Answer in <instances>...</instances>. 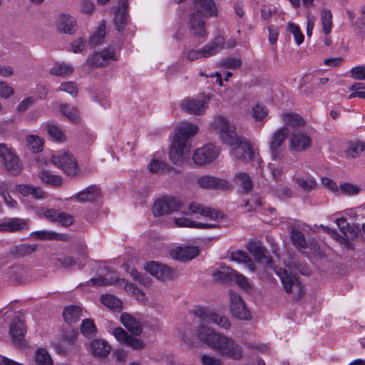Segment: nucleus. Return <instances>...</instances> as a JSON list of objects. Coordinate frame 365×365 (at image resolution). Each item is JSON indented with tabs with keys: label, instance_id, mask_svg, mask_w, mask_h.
<instances>
[{
	"label": "nucleus",
	"instance_id": "64",
	"mask_svg": "<svg viewBox=\"0 0 365 365\" xmlns=\"http://www.w3.org/2000/svg\"><path fill=\"white\" fill-rule=\"evenodd\" d=\"M201 362L203 365H223L220 359L206 354L201 356Z\"/></svg>",
	"mask_w": 365,
	"mask_h": 365
},
{
	"label": "nucleus",
	"instance_id": "58",
	"mask_svg": "<svg viewBox=\"0 0 365 365\" xmlns=\"http://www.w3.org/2000/svg\"><path fill=\"white\" fill-rule=\"evenodd\" d=\"M297 184L304 191L309 192L312 190L316 186V182L313 179L311 178H298L296 179Z\"/></svg>",
	"mask_w": 365,
	"mask_h": 365
},
{
	"label": "nucleus",
	"instance_id": "31",
	"mask_svg": "<svg viewBox=\"0 0 365 365\" xmlns=\"http://www.w3.org/2000/svg\"><path fill=\"white\" fill-rule=\"evenodd\" d=\"M225 39L222 36H216L202 49L203 58H208L219 53L224 47Z\"/></svg>",
	"mask_w": 365,
	"mask_h": 365
},
{
	"label": "nucleus",
	"instance_id": "24",
	"mask_svg": "<svg viewBox=\"0 0 365 365\" xmlns=\"http://www.w3.org/2000/svg\"><path fill=\"white\" fill-rule=\"evenodd\" d=\"M197 183L200 187L205 189H228L229 182L223 179L214 176L204 175L198 178Z\"/></svg>",
	"mask_w": 365,
	"mask_h": 365
},
{
	"label": "nucleus",
	"instance_id": "4",
	"mask_svg": "<svg viewBox=\"0 0 365 365\" xmlns=\"http://www.w3.org/2000/svg\"><path fill=\"white\" fill-rule=\"evenodd\" d=\"M0 158L6 171L12 175H19L23 170V164L16 152L4 143H0Z\"/></svg>",
	"mask_w": 365,
	"mask_h": 365
},
{
	"label": "nucleus",
	"instance_id": "61",
	"mask_svg": "<svg viewBox=\"0 0 365 365\" xmlns=\"http://www.w3.org/2000/svg\"><path fill=\"white\" fill-rule=\"evenodd\" d=\"M288 29L290 33L294 36V40L298 45H300L304 41V35L301 32L299 27L292 23H289Z\"/></svg>",
	"mask_w": 365,
	"mask_h": 365
},
{
	"label": "nucleus",
	"instance_id": "39",
	"mask_svg": "<svg viewBox=\"0 0 365 365\" xmlns=\"http://www.w3.org/2000/svg\"><path fill=\"white\" fill-rule=\"evenodd\" d=\"M235 183L242 188V192H249L253 188V182L250 175L246 173H238L235 175Z\"/></svg>",
	"mask_w": 365,
	"mask_h": 365
},
{
	"label": "nucleus",
	"instance_id": "15",
	"mask_svg": "<svg viewBox=\"0 0 365 365\" xmlns=\"http://www.w3.org/2000/svg\"><path fill=\"white\" fill-rule=\"evenodd\" d=\"M113 334L120 344L130 346L133 350L140 351L146 346V344L142 339L129 335L120 327L113 329Z\"/></svg>",
	"mask_w": 365,
	"mask_h": 365
},
{
	"label": "nucleus",
	"instance_id": "21",
	"mask_svg": "<svg viewBox=\"0 0 365 365\" xmlns=\"http://www.w3.org/2000/svg\"><path fill=\"white\" fill-rule=\"evenodd\" d=\"M197 335L200 340L205 342L212 349H216V346L218 341L224 335L217 334L213 329L206 327L205 326H200L197 330Z\"/></svg>",
	"mask_w": 365,
	"mask_h": 365
},
{
	"label": "nucleus",
	"instance_id": "3",
	"mask_svg": "<svg viewBox=\"0 0 365 365\" xmlns=\"http://www.w3.org/2000/svg\"><path fill=\"white\" fill-rule=\"evenodd\" d=\"M275 272L279 277L285 292L292 294L294 299L298 300L304 294V285L298 276L289 273L284 268L276 269Z\"/></svg>",
	"mask_w": 365,
	"mask_h": 365
},
{
	"label": "nucleus",
	"instance_id": "12",
	"mask_svg": "<svg viewBox=\"0 0 365 365\" xmlns=\"http://www.w3.org/2000/svg\"><path fill=\"white\" fill-rule=\"evenodd\" d=\"M145 269L156 279L162 281L173 279L177 275L173 268L155 262H148Z\"/></svg>",
	"mask_w": 365,
	"mask_h": 365
},
{
	"label": "nucleus",
	"instance_id": "50",
	"mask_svg": "<svg viewBox=\"0 0 365 365\" xmlns=\"http://www.w3.org/2000/svg\"><path fill=\"white\" fill-rule=\"evenodd\" d=\"M27 147L34 153H39L43 149V140L38 135H30L26 138Z\"/></svg>",
	"mask_w": 365,
	"mask_h": 365
},
{
	"label": "nucleus",
	"instance_id": "25",
	"mask_svg": "<svg viewBox=\"0 0 365 365\" xmlns=\"http://www.w3.org/2000/svg\"><path fill=\"white\" fill-rule=\"evenodd\" d=\"M6 275L13 284H23L27 281L28 269L20 264L9 267L6 270Z\"/></svg>",
	"mask_w": 365,
	"mask_h": 365
},
{
	"label": "nucleus",
	"instance_id": "28",
	"mask_svg": "<svg viewBox=\"0 0 365 365\" xmlns=\"http://www.w3.org/2000/svg\"><path fill=\"white\" fill-rule=\"evenodd\" d=\"M189 215L188 212H185L184 215L180 217H175L174 222L177 227H195L199 229H211L217 227L216 223H202L195 222L191 220L187 216Z\"/></svg>",
	"mask_w": 365,
	"mask_h": 365
},
{
	"label": "nucleus",
	"instance_id": "36",
	"mask_svg": "<svg viewBox=\"0 0 365 365\" xmlns=\"http://www.w3.org/2000/svg\"><path fill=\"white\" fill-rule=\"evenodd\" d=\"M37 249V245L30 244H20L14 245L10 248V254L16 257L20 258L30 255Z\"/></svg>",
	"mask_w": 365,
	"mask_h": 365
},
{
	"label": "nucleus",
	"instance_id": "41",
	"mask_svg": "<svg viewBox=\"0 0 365 365\" xmlns=\"http://www.w3.org/2000/svg\"><path fill=\"white\" fill-rule=\"evenodd\" d=\"M80 330L81 334L88 339L93 338L98 331L93 321L90 319H85L82 321Z\"/></svg>",
	"mask_w": 365,
	"mask_h": 365
},
{
	"label": "nucleus",
	"instance_id": "42",
	"mask_svg": "<svg viewBox=\"0 0 365 365\" xmlns=\"http://www.w3.org/2000/svg\"><path fill=\"white\" fill-rule=\"evenodd\" d=\"M43 128L46 130L47 133L54 140L58 142L66 140V135L61 128L53 123H46Z\"/></svg>",
	"mask_w": 365,
	"mask_h": 365
},
{
	"label": "nucleus",
	"instance_id": "44",
	"mask_svg": "<svg viewBox=\"0 0 365 365\" xmlns=\"http://www.w3.org/2000/svg\"><path fill=\"white\" fill-rule=\"evenodd\" d=\"M234 270L229 267H222L213 272L212 277L215 282L226 283L232 279Z\"/></svg>",
	"mask_w": 365,
	"mask_h": 365
},
{
	"label": "nucleus",
	"instance_id": "62",
	"mask_svg": "<svg viewBox=\"0 0 365 365\" xmlns=\"http://www.w3.org/2000/svg\"><path fill=\"white\" fill-rule=\"evenodd\" d=\"M220 64L225 68L236 69L241 66L242 62L240 58H226L221 60Z\"/></svg>",
	"mask_w": 365,
	"mask_h": 365
},
{
	"label": "nucleus",
	"instance_id": "26",
	"mask_svg": "<svg viewBox=\"0 0 365 365\" xmlns=\"http://www.w3.org/2000/svg\"><path fill=\"white\" fill-rule=\"evenodd\" d=\"M189 209L192 213H199L215 222H218L220 220L222 219V215L219 211L210 207H204L197 202L190 203Z\"/></svg>",
	"mask_w": 365,
	"mask_h": 365
},
{
	"label": "nucleus",
	"instance_id": "16",
	"mask_svg": "<svg viewBox=\"0 0 365 365\" xmlns=\"http://www.w3.org/2000/svg\"><path fill=\"white\" fill-rule=\"evenodd\" d=\"M289 150L296 153H301L309 149L312 145L311 137L304 132L295 130L290 135Z\"/></svg>",
	"mask_w": 365,
	"mask_h": 365
},
{
	"label": "nucleus",
	"instance_id": "37",
	"mask_svg": "<svg viewBox=\"0 0 365 365\" xmlns=\"http://www.w3.org/2000/svg\"><path fill=\"white\" fill-rule=\"evenodd\" d=\"M82 314V310L80 307L76 305H71L64 309L63 316L65 322L67 324H73L80 319Z\"/></svg>",
	"mask_w": 365,
	"mask_h": 365
},
{
	"label": "nucleus",
	"instance_id": "8",
	"mask_svg": "<svg viewBox=\"0 0 365 365\" xmlns=\"http://www.w3.org/2000/svg\"><path fill=\"white\" fill-rule=\"evenodd\" d=\"M195 314L202 321L216 324L222 329H229L231 327V323L228 317L220 315L206 308H197L195 311Z\"/></svg>",
	"mask_w": 365,
	"mask_h": 365
},
{
	"label": "nucleus",
	"instance_id": "33",
	"mask_svg": "<svg viewBox=\"0 0 365 365\" xmlns=\"http://www.w3.org/2000/svg\"><path fill=\"white\" fill-rule=\"evenodd\" d=\"M126 20L127 0H119L114 18V23L115 24L118 31H120L123 25L126 24Z\"/></svg>",
	"mask_w": 365,
	"mask_h": 365
},
{
	"label": "nucleus",
	"instance_id": "54",
	"mask_svg": "<svg viewBox=\"0 0 365 365\" xmlns=\"http://www.w3.org/2000/svg\"><path fill=\"white\" fill-rule=\"evenodd\" d=\"M106 28L104 25L99 26L98 30L90 36L89 42L93 46L98 45L104 38Z\"/></svg>",
	"mask_w": 365,
	"mask_h": 365
},
{
	"label": "nucleus",
	"instance_id": "48",
	"mask_svg": "<svg viewBox=\"0 0 365 365\" xmlns=\"http://www.w3.org/2000/svg\"><path fill=\"white\" fill-rule=\"evenodd\" d=\"M73 72V68L64 63L56 64L50 71L51 75L56 76H67Z\"/></svg>",
	"mask_w": 365,
	"mask_h": 365
},
{
	"label": "nucleus",
	"instance_id": "22",
	"mask_svg": "<svg viewBox=\"0 0 365 365\" xmlns=\"http://www.w3.org/2000/svg\"><path fill=\"white\" fill-rule=\"evenodd\" d=\"M115 53L113 49L106 48L101 52L94 53L87 61L90 67L97 68L107 66L110 61L115 60Z\"/></svg>",
	"mask_w": 365,
	"mask_h": 365
},
{
	"label": "nucleus",
	"instance_id": "38",
	"mask_svg": "<svg viewBox=\"0 0 365 365\" xmlns=\"http://www.w3.org/2000/svg\"><path fill=\"white\" fill-rule=\"evenodd\" d=\"M231 259L238 263L245 264V265L252 272L256 271V267L253 261L245 252L240 250L233 252L231 255Z\"/></svg>",
	"mask_w": 365,
	"mask_h": 365
},
{
	"label": "nucleus",
	"instance_id": "23",
	"mask_svg": "<svg viewBox=\"0 0 365 365\" xmlns=\"http://www.w3.org/2000/svg\"><path fill=\"white\" fill-rule=\"evenodd\" d=\"M25 333L26 331L24 322L19 318H15L10 326V335L12 338L13 343L17 346H25Z\"/></svg>",
	"mask_w": 365,
	"mask_h": 365
},
{
	"label": "nucleus",
	"instance_id": "30",
	"mask_svg": "<svg viewBox=\"0 0 365 365\" xmlns=\"http://www.w3.org/2000/svg\"><path fill=\"white\" fill-rule=\"evenodd\" d=\"M122 324L133 334L139 335L143 331L142 324L128 313H123L120 317Z\"/></svg>",
	"mask_w": 365,
	"mask_h": 365
},
{
	"label": "nucleus",
	"instance_id": "9",
	"mask_svg": "<svg viewBox=\"0 0 365 365\" xmlns=\"http://www.w3.org/2000/svg\"><path fill=\"white\" fill-rule=\"evenodd\" d=\"M210 97L202 96L200 98L185 99L180 104L182 110L196 115H204L208 108Z\"/></svg>",
	"mask_w": 365,
	"mask_h": 365
},
{
	"label": "nucleus",
	"instance_id": "10",
	"mask_svg": "<svg viewBox=\"0 0 365 365\" xmlns=\"http://www.w3.org/2000/svg\"><path fill=\"white\" fill-rule=\"evenodd\" d=\"M230 311L232 316L240 320H250L251 313L246 307L245 302L237 293L230 291Z\"/></svg>",
	"mask_w": 365,
	"mask_h": 365
},
{
	"label": "nucleus",
	"instance_id": "45",
	"mask_svg": "<svg viewBox=\"0 0 365 365\" xmlns=\"http://www.w3.org/2000/svg\"><path fill=\"white\" fill-rule=\"evenodd\" d=\"M38 177L42 182L53 187H58L62 184V178L60 176L53 175L46 170L39 172Z\"/></svg>",
	"mask_w": 365,
	"mask_h": 365
},
{
	"label": "nucleus",
	"instance_id": "40",
	"mask_svg": "<svg viewBox=\"0 0 365 365\" xmlns=\"http://www.w3.org/2000/svg\"><path fill=\"white\" fill-rule=\"evenodd\" d=\"M101 303L108 308L118 312L122 309L123 302L112 294H103L101 297Z\"/></svg>",
	"mask_w": 365,
	"mask_h": 365
},
{
	"label": "nucleus",
	"instance_id": "11",
	"mask_svg": "<svg viewBox=\"0 0 365 365\" xmlns=\"http://www.w3.org/2000/svg\"><path fill=\"white\" fill-rule=\"evenodd\" d=\"M288 135V128L282 127L272 133L269 140V148L272 153V158L274 160H281L282 154L280 148Z\"/></svg>",
	"mask_w": 365,
	"mask_h": 365
},
{
	"label": "nucleus",
	"instance_id": "59",
	"mask_svg": "<svg viewBox=\"0 0 365 365\" xmlns=\"http://www.w3.org/2000/svg\"><path fill=\"white\" fill-rule=\"evenodd\" d=\"M268 114L265 106L257 104L252 108V117L256 120H262Z\"/></svg>",
	"mask_w": 365,
	"mask_h": 365
},
{
	"label": "nucleus",
	"instance_id": "6",
	"mask_svg": "<svg viewBox=\"0 0 365 365\" xmlns=\"http://www.w3.org/2000/svg\"><path fill=\"white\" fill-rule=\"evenodd\" d=\"M51 162L61 168L68 176H75L78 172V164L68 152H58L51 156Z\"/></svg>",
	"mask_w": 365,
	"mask_h": 365
},
{
	"label": "nucleus",
	"instance_id": "53",
	"mask_svg": "<svg viewBox=\"0 0 365 365\" xmlns=\"http://www.w3.org/2000/svg\"><path fill=\"white\" fill-rule=\"evenodd\" d=\"M30 236L39 240H57L58 235L53 231L40 230L32 232Z\"/></svg>",
	"mask_w": 365,
	"mask_h": 365
},
{
	"label": "nucleus",
	"instance_id": "17",
	"mask_svg": "<svg viewBox=\"0 0 365 365\" xmlns=\"http://www.w3.org/2000/svg\"><path fill=\"white\" fill-rule=\"evenodd\" d=\"M219 148L212 144H209L198 148L193 155V160L195 164L203 165L214 160L219 155Z\"/></svg>",
	"mask_w": 365,
	"mask_h": 365
},
{
	"label": "nucleus",
	"instance_id": "43",
	"mask_svg": "<svg viewBox=\"0 0 365 365\" xmlns=\"http://www.w3.org/2000/svg\"><path fill=\"white\" fill-rule=\"evenodd\" d=\"M148 170L152 173L163 174L169 172L171 168L166 163L157 159H152L148 165Z\"/></svg>",
	"mask_w": 365,
	"mask_h": 365
},
{
	"label": "nucleus",
	"instance_id": "14",
	"mask_svg": "<svg viewBox=\"0 0 365 365\" xmlns=\"http://www.w3.org/2000/svg\"><path fill=\"white\" fill-rule=\"evenodd\" d=\"M247 247L257 262L271 268L273 267L272 258L261 242L250 240Z\"/></svg>",
	"mask_w": 365,
	"mask_h": 365
},
{
	"label": "nucleus",
	"instance_id": "19",
	"mask_svg": "<svg viewBox=\"0 0 365 365\" xmlns=\"http://www.w3.org/2000/svg\"><path fill=\"white\" fill-rule=\"evenodd\" d=\"M236 141V143L230 145L233 147L232 151V155L235 158L241 160H251L255 156V153L251 145L247 143L245 138L239 135L238 139Z\"/></svg>",
	"mask_w": 365,
	"mask_h": 365
},
{
	"label": "nucleus",
	"instance_id": "2",
	"mask_svg": "<svg viewBox=\"0 0 365 365\" xmlns=\"http://www.w3.org/2000/svg\"><path fill=\"white\" fill-rule=\"evenodd\" d=\"M209 128L211 131L218 133L220 139L225 144L233 145L238 139L236 126L222 115H216L210 123Z\"/></svg>",
	"mask_w": 365,
	"mask_h": 365
},
{
	"label": "nucleus",
	"instance_id": "46",
	"mask_svg": "<svg viewBox=\"0 0 365 365\" xmlns=\"http://www.w3.org/2000/svg\"><path fill=\"white\" fill-rule=\"evenodd\" d=\"M290 239L292 245L296 247L304 250L307 247L303 233L297 228H293L290 232Z\"/></svg>",
	"mask_w": 365,
	"mask_h": 365
},
{
	"label": "nucleus",
	"instance_id": "18",
	"mask_svg": "<svg viewBox=\"0 0 365 365\" xmlns=\"http://www.w3.org/2000/svg\"><path fill=\"white\" fill-rule=\"evenodd\" d=\"M189 151V144H185V141L174 138L169 152L170 160L174 164H180L187 158Z\"/></svg>",
	"mask_w": 365,
	"mask_h": 365
},
{
	"label": "nucleus",
	"instance_id": "55",
	"mask_svg": "<svg viewBox=\"0 0 365 365\" xmlns=\"http://www.w3.org/2000/svg\"><path fill=\"white\" fill-rule=\"evenodd\" d=\"M232 277L235 279V282L245 291L248 292L252 289L251 284L244 275L234 271Z\"/></svg>",
	"mask_w": 365,
	"mask_h": 365
},
{
	"label": "nucleus",
	"instance_id": "7",
	"mask_svg": "<svg viewBox=\"0 0 365 365\" xmlns=\"http://www.w3.org/2000/svg\"><path fill=\"white\" fill-rule=\"evenodd\" d=\"M88 284H92L93 285L96 286H108L113 284H118L120 287L124 289L126 292H130L133 294H138L140 293V289L136 287L133 284L129 283L127 280L124 279H120L118 277H104L101 276H98L97 277H93L88 282Z\"/></svg>",
	"mask_w": 365,
	"mask_h": 365
},
{
	"label": "nucleus",
	"instance_id": "51",
	"mask_svg": "<svg viewBox=\"0 0 365 365\" xmlns=\"http://www.w3.org/2000/svg\"><path fill=\"white\" fill-rule=\"evenodd\" d=\"M60 110L71 122L74 123L79 119L78 112L73 106H71L68 104H61L60 106Z\"/></svg>",
	"mask_w": 365,
	"mask_h": 365
},
{
	"label": "nucleus",
	"instance_id": "5",
	"mask_svg": "<svg viewBox=\"0 0 365 365\" xmlns=\"http://www.w3.org/2000/svg\"><path fill=\"white\" fill-rule=\"evenodd\" d=\"M223 357L239 361L243 357L242 348L233 339L223 336L215 350Z\"/></svg>",
	"mask_w": 365,
	"mask_h": 365
},
{
	"label": "nucleus",
	"instance_id": "35",
	"mask_svg": "<svg viewBox=\"0 0 365 365\" xmlns=\"http://www.w3.org/2000/svg\"><path fill=\"white\" fill-rule=\"evenodd\" d=\"M75 20L68 14L59 16L57 22V29L59 31L71 34L74 32Z\"/></svg>",
	"mask_w": 365,
	"mask_h": 365
},
{
	"label": "nucleus",
	"instance_id": "32",
	"mask_svg": "<svg viewBox=\"0 0 365 365\" xmlns=\"http://www.w3.org/2000/svg\"><path fill=\"white\" fill-rule=\"evenodd\" d=\"M93 354L98 357H106L110 351V346L102 339H96L90 343Z\"/></svg>",
	"mask_w": 365,
	"mask_h": 365
},
{
	"label": "nucleus",
	"instance_id": "63",
	"mask_svg": "<svg viewBox=\"0 0 365 365\" xmlns=\"http://www.w3.org/2000/svg\"><path fill=\"white\" fill-rule=\"evenodd\" d=\"M182 57L186 58L190 61H194L200 58H203L202 49H199V50L191 49V50L184 51L182 53Z\"/></svg>",
	"mask_w": 365,
	"mask_h": 365
},
{
	"label": "nucleus",
	"instance_id": "57",
	"mask_svg": "<svg viewBox=\"0 0 365 365\" xmlns=\"http://www.w3.org/2000/svg\"><path fill=\"white\" fill-rule=\"evenodd\" d=\"M57 91L68 93L73 97H76L78 93V88L75 83L71 81L62 83Z\"/></svg>",
	"mask_w": 365,
	"mask_h": 365
},
{
	"label": "nucleus",
	"instance_id": "49",
	"mask_svg": "<svg viewBox=\"0 0 365 365\" xmlns=\"http://www.w3.org/2000/svg\"><path fill=\"white\" fill-rule=\"evenodd\" d=\"M321 22L324 33L329 34L332 28V14L329 9H324L321 12Z\"/></svg>",
	"mask_w": 365,
	"mask_h": 365
},
{
	"label": "nucleus",
	"instance_id": "27",
	"mask_svg": "<svg viewBox=\"0 0 365 365\" xmlns=\"http://www.w3.org/2000/svg\"><path fill=\"white\" fill-rule=\"evenodd\" d=\"M198 252V249L196 247H179L172 250L170 255L173 259L181 262H187L195 258Z\"/></svg>",
	"mask_w": 365,
	"mask_h": 365
},
{
	"label": "nucleus",
	"instance_id": "52",
	"mask_svg": "<svg viewBox=\"0 0 365 365\" xmlns=\"http://www.w3.org/2000/svg\"><path fill=\"white\" fill-rule=\"evenodd\" d=\"M282 118L288 126L299 127L304 124V120L297 114L284 113L282 115Z\"/></svg>",
	"mask_w": 365,
	"mask_h": 365
},
{
	"label": "nucleus",
	"instance_id": "47",
	"mask_svg": "<svg viewBox=\"0 0 365 365\" xmlns=\"http://www.w3.org/2000/svg\"><path fill=\"white\" fill-rule=\"evenodd\" d=\"M35 362L37 365H53V360L44 348H38L35 353Z\"/></svg>",
	"mask_w": 365,
	"mask_h": 365
},
{
	"label": "nucleus",
	"instance_id": "13",
	"mask_svg": "<svg viewBox=\"0 0 365 365\" xmlns=\"http://www.w3.org/2000/svg\"><path fill=\"white\" fill-rule=\"evenodd\" d=\"M181 207L182 203L178 200L173 197H166L160 199L154 203L153 212L156 216H162L178 211Z\"/></svg>",
	"mask_w": 365,
	"mask_h": 365
},
{
	"label": "nucleus",
	"instance_id": "56",
	"mask_svg": "<svg viewBox=\"0 0 365 365\" xmlns=\"http://www.w3.org/2000/svg\"><path fill=\"white\" fill-rule=\"evenodd\" d=\"M78 336V331L73 329H69L64 330L61 334V339L63 341L66 343L68 345H73L76 341Z\"/></svg>",
	"mask_w": 365,
	"mask_h": 365
},
{
	"label": "nucleus",
	"instance_id": "20",
	"mask_svg": "<svg viewBox=\"0 0 365 365\" xmlns=\"http://www.w3.org/2000/svg\"><path fill=\"white\" fill-rule=\"evenodd\" d=\"M29 220L19 217L8 218L2 223H0L1 232H21L29 230Z\"/></svg>",
	"mask_w": 365,
	"mask_h": 365
},
{
	"label": "nucleus",
	"instance_id": "60",
	"mask_svg": "<svg viewBox=\"0 0 365 365\" xmlns=\"http://www.w3.org/2000/svg\"><path fill=\"white\" fill-rule=\"evenodd\" d=\"M340 192L344 195H356L360 192V188L351 183H344L340 185Z\"/></svg>",
	"mask_w": 365,
	"mask_h": 365
},
{
	"label": "nucleus",
	"instance_id": "1",
	"mask_svg": "<svg viewBox=\"0 0 365 365\" xmlns=\"http://www.w3.org/2000/svg\"><path fill=\"white\" fill-rule=\"evenodd\" d=\"M217 9L213 0H193L192 11L188 21L192 34L197 37L205 36L206 20L217 16Z\"/></svg>",
	"mask_w": 365,
	"mask_h": 365
},
{
	"label": "nucleus",
	"instance_id": "29",
	"mask_svg": "<svg viewBox=\"0 0 365 365\" xmlns=\"http://www.w3.org/2000/svg\"><path fill=\"white\" fill-rule=\"evenodd\" d=\"M199 128L197 125L191 123L184 122L178 128V133L174 138L185 141V144H188L187 140L197 133Z\"/></svg>",
	"mask_w": 365,
	"mask_h": 365
},
{
	"label": "nucleus",
	"instance_id": "34",
	"mask_svg": "<svg viewBox=\"0 0 365 365\" xmlns=\"http://www.w3.org/2000/svg\"><path fill=\"white\" fill-rule=\"evenodd\" d=\"M100 193L99 188L96 185H92L78 192L76 195V199L81 202H91L97 199Z\"/></svg>",
	"mask_w": 365,
	"mask_h": 365
}]
</instances>
